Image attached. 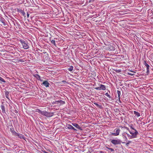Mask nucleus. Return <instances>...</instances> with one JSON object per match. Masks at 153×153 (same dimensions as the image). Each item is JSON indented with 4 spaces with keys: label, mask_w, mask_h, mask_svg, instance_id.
<instances>
[{
    "label": "nucleus",
    "mask_w": 153,
    "mask_h": 153,
    "mask_svg": "<svg viewBox=\"0 0 153 153\" xmlns=\"http://www.w3.org/2000/svg\"><path fill=\"white\" fill-rule=\"evenodd\" d=\"M20 42L22 44L23 48L25 49H27L29 48V45L26 42L23 40H20Z\"/></svg>",
    "instance_id": "f257e3e1"
},
{
    "label": "nucleus",
    "mask_w": 153,
    "mask_h": 153,
    "mask_svg": "<svg viewBox=\"0 0 153 153\" xmlns=\"http://www.w3.org/2000/svg\"><path fill=\"white\" fill-rule=\"evenodd\" d=\"M42 115L48 117H51L53 115V113L48 112L46 111H43Z\"/></svg>",
    "instance_id": "f03ea898"
},
{
    "label": "nucleus",
    "mask_w": 153,
    "mask_h": 153,
    "mask_svg": "<svg viewBox=\"0 0 153 153\" xmlns=\"http://www.w3.org/2000/svg\"><path fill=\"white\" fill-rule=\"evenodd\" d=\"M129 133L131 134L132 138H136L138 133L137 130H135L134 132L130 131Z\"/></svg>",
    "instance_id": "7ed1b4c3"
},
{
    "label": "nucleus",
    "mask_w": 153,
    "mask_h": 153,
    "mask_svg": "<svg viewBox=\"0 0 153 153\" xmlns=\"http://www.w3.org/2000/svg\"><path fill=\"white\" fill-rule=\"evenodd\" d=\"M94 89L97 90L104 91L106 89V87L105 85L100 84V86L94 88Z\"/></svg>",
    "instance_id": "20e7f679"
},
{
    "label": "nucleus",
    "mask_w": 153,
    "mask_h": 153,
    "mask_svg": "<svg viewBox=\"0 0 153 153\" xmlns=\"http://www.w3.org/2000/svg\"><path fill=\"white\" fill-rule=\"evenodd\" d=\"M111 142L114 145L120 144L121 143V141L119 139L113 140L111 141Z\"/></svg>",
    "instance_id": "39448f33"
},
{
    "label": "nucleus",
    "mask_w": 153,
    "mask_h": 153,
    "mask_svg": "<svg viewBox=\"0 0 153 153\" xmlns=\"http://www.w3.org/2000/svg\"><path fill=\"white\" fill-rule=\"evenodd\" d=\"M120 129L115 128L114 131V133H112V135L114 136H117L119 135Z\"/></svg>",
    "instance_id": "423d86ee"
},
{
    "label": "nucleus",
    "mask_w": 153,
    "mask_h": 153,
    "mask_svg": "<svg viewBox=\"0 0 153 153\" xmlns=\"http://www.w3.org/2000/svg\"><path fill=\"white\" fill-rule=\"evenodd\" d=\"M143 64L146 66V68L147 72L148 73L149 72V65L147 63V62L145 60L143 61Z\"/></svg>",
    "instance_id": "0eeeda50"
},
{
    "label": "nucleus",
    "mask_w": 153,
    "mask_h": 153,
    "mask_svg": "<svg viewBox=\"0 0 153 153\" xmlns=\"http://www.w3.org/2000/svg\"><path fill=\"white\" fill-rule=\"evenodd\" d=\"M50 85L47 81H44L42 84V85L45 86L46 88L49 87Z\"/></svg>",
    "instance_id": "6e6552de"
},
{
    "label": "nucleus",
    "mask_w": 153,
    "mask_h": 153,
    "mask_svg": "<svg viewBox=\"0 0 153 153\" xmlns=\"http://www.w3.org/2000/svg\"><path fill=\"white\" fill-rule=\"evenodd\" d=\"M14 136H17L20 139H25V137L24 136L21 134H19L16 132V133L15 134Z\"/></svg>",
    "instance_id": "1a4fd4ad"
},
{
    "label": "nucleus",
    "mask_w": 153,
    "mask_h": 153,
    "mask_svg": "<svg viewBox=\"0 0 153 153\" xmlns=\"http://www.w3.org/2000/svg\"><path fill=\"white\" fill-rule=\"evenodd\" d=\"M126 134H127L128 137V138L129 139H132L131 135H130L128 133H127L124 132L123 134V136L125 137V138L126 139V140L127 139V137L125 136Z\"/></svg>",
    "instance_id": "9d476101"
},
{
    "label": "nucleus",
    "mask_w": 153,
    "mask_h": 153,
    "mask_svg": "<svg viewBox=\"0 0 153 153\" xmlns=\"http://www.w3.org/2000/svg\"><path fill=\"white\" fill-rule=\"evenodd\" d=\"M17 11L21 13L23 16L25 17H26L25 13L23 10H22L21 9H17Z\"/></svg>",
    "instance_id": "9b49d317"
},
{
    "label": "nucleus",
    "mask_w": 153,
    "mask_h": 153,
    "mask_svg": "<svg viewBox=\"0 0 153 153\" xmlns=\"http://www.w3.org/2000/svg\"><path fill=\"white\" fill-rule=\"evenodd\" d=\"M62 103V104L65 103V102L62 101V100H60L58 101H55V102H53V104H58L59 103Z\"/></svg>",
    "instance_id": "f8f14e48"
},
{
    "label": "nucleus",
    "mask_w": 153,
    "mask_h": 153,
    "mask_svg": "<svg viewBox=\"0 0 153 153\" xmlns=\"http://www.w3.org/2000/svg\"><path fill=\"white\" fill-rule=\"evenodd\" d=\"M67 128L69 129L76 130L71 125L68 124L67 126Z\"/></svg>",
    "instance_id": "ddd939ff"
},
{
    "label": "nucleus",
    "mask_w": 153,
    "mask_h": 153,
    "mask_svg": "<svg viewBox=\"0 0 153 153\" xmlns=\"http://www.w3.org/2000/svg\"><path fill=\"white\" fill-rule=\"evenodd\" d=\"M10 131L12 133L13 135L14 136V135H15V134L16 133V132L15 131L13 128H10Z\"/></svg>",
    "instance_id": "4468645a"
},
{
    "label": "nucleus",
    "mask_w": 153,
    "mask_h": 153,
    "mask_svg": "<svg viewBox=\"0 0 153 153\" xmlns=\"http://www.w3.org/2000/svg\"><path fill=\"white\" fill-rule=\"evenodd\" d=\"M72 125L76 127V128H77L78 129H81V128L76 123H72Z\"/></svg>",
    "instance_id": "2eb2a0df"
},
{
    "label": "nucleus",
    "mask_w": 153,
    "mask_h": 153,
    "mask_svg": "<svg viewBox=\"0 0 153 153\" xmlns=\"http://www.w3.org/2000/svg\"><path fill=\"white\" fill-rule=\"evenodd\" d=\"M107 49L110 51H113L115 49L114 47L111 45L109 46L107 48Z\"/></svg>",
    "instance_id": "dca6fc26"
},
{
    "label": "nucleus",
    "mask_w": 153,
    "mask_h": 153,
    "mask_svg": "<svg viewBox=\"0 0 153 153\" xmlns=\"http://www.w3.org/2000/svg\"><path fill=\"white\" fill-rule=\"evenodd\" d=\"M34 76L38 80H40L41 81H42V80L41 79L39 75L36 74L34 75Z\"/></svg>",
    "instance_id": "f3484780"
},
{
    "label": "nucleus",
    "mask_w": 153,
    "mask_h": 153,
    "mask_svg": "<svg viewBox=\"0 0 153 153\" xmlns=\"http://www.w3.org/2000/svg\"><path fill=\"white\" fill-rule=\"evenodd\" d=\"M2 110V112L3 113H6L5 110L4 108V106L3 105H1L0 106Z\"/></svg>",
    "instance_id": "a211bd4d"
},
{
    "label": "nucleus",
    "mask_w": 153,
    "mask_h": 153,
    "mask_svg": "<svg viewBox=\"0 0 153 153\" xmlns=\"http://www.w3.org/2000/svg\"><path fill=\"white\" fill-rule=\"evenodd\" d=\"M134 114L135 115V116L137 117H139L140 116V113L136 111H134Z\"/></svg>",
    "instance_id": "6ab92c4d"
},
{
    "label": "nucleus",
    "mask_w": 153,
    "mask_h": 153,
    "mask_svg": "<svg viewBox=\"0 0 153 153\" xmlns=\"http://www.w3.org/2000/svg\"><path fill=\"white\" fill-rule=\"evenodd\" d=\"M5 82L6 81L2 77L0 76V82L2 83V82L5 83Z\"/></svg>",
    "instance_id": "aec40b11"
},
{
    "label": "nucleus",
    "mask_w": 153,
    "mask_h": 153,
    "mask_svg": "<svg viewBox=\"0 0 153 153\" xmlns=\"http://www.w3.org/2000/svg\"><path fill=\"white\" fill-rule=\"evenodd\" d=\"M74 67L72 66H71L68 69V70L69 71H71L73 69Z\"/></svg>",
    "instance_id": "412c9836"
},
{
    "label": "nucleus",
    "mask_w": 153,
    "mask_h": 153,
    "mask_svg": "<svg viewBox=\"0 0 153 153\" xmlns=\"http://www.w3.org/2000/svg\"><path fill=\"white\" fill-rule=\"evenodd\" d=\"M94 104L96 106L100 108H101L102 107L101 105H99L98 103H97L96 102H94Z\"/></svg>",
    "instance_id": "4be33fe9"
},
{
    "label": "nucleus",
    "mask_w": 153,
    "mask_h": 153,
    "mask_svg": "<svg viewBox=\"0 0 153 153\" xmlns=\"http://www.w3.org/2000/svg\"><path fill=\"white\" fill-rule=\"evenodd\" d=\"M51 42L55 46H56V45L55 42V41L54 40H52Z\"/></svg>",
    "instance_id": "5701e85b"
},
{
    "label": "nucleus",
    "mask_w": 153,
    "mask_h": 153,
    "mask_svg": "<svg viewBox=\"0 0 153 153\" xmlns=\"http://www.w3.org/2000/svg\"><path fill=\"white\" fill-rule=\"evenodd\" d=\"M117 93L118 94V96L119 97V99L121 95V92L120 91H117Z\"/></svg>",
    "instance_id": "b1692460"
},
{
    "label": "nucleus",
    "mask_w": 153,
    "mask_h": 153,
    "mask_svg": "<svg viewBox=\"0 0 153 153\" xmlns=\"http://www.w3.org/2000/svg\"><path fill=\"white\" fill-rule=\"evenodd\" d=\"M37 112H38V113H39L41 114H42V113L43 112V111H42L40 110L39 109H38L37 110Z\"/></svg>",
    "instance_id": "393cba45"
},
{
    "label": "nucleus",
    "mask_w": 153,
    "mask_h": 153,
    "mask_svg": "<svg viewBox=\"0 0 153 153\" xmlns=\"http://www.w3.org/2000/svg\"><path fill=\"white\" fill-rule=\"evenodd\" d=\"M129 127H130V128L133 129V130L135 131V130H137L135 129L133 127V125H131L129 126Z\"/></svg>",
    "instance_id": "a878e982"
},
{
    "label": "nucleus",
    "mask_w": 153,
    "mask_h": 153,
    "mask_svg": "<svg viewBox=\"0 0 153 153\" xmlns=\"http://www.w3.org/2000/svg\"><path fill=\"white\" fill-rule=\"evenodd\" d=\"M105 95L106 96L108 97L109 98H111V96H110V95L108 94V93H105Z\"/></svg>",
    "instance_id": "bb28decb"
},
{
    "label": "nucleus",
    "mask_w": 153,
    "mask_h": 153,
    "mask_svg": "<svg viewBox=\"0 0 153 153\" xmlns=\"http://www.w3.org/2000/svg\"><path fill=\"white\" fill-rule=\"evenodd\" d=\"M115 71L116 72H117V73H119V72H120L121 71V70H120V69H119V70H115Z\"/></svg>",
    "instance_id": "cd10ccee"
},
{
    "label": "nucleus",
    "mask_w": 153,
    "mask_h": 153,
    "mask_svg": "<svg viewBox=\"0 0 153 153\" xmlns=\"http://www.w3.org/2000/svg\"><path fill=\"white\" fill-rule=\"evenodd\" d=\"M125 129H126L129 132L130 131V130H129L128 128L127 127H124Z\"/></svg>",
    "instance_id": "c85d7f7f"
},
{
    "label": "nucleus",
    "mask_w": 153,
    "mask_h": 153,
    "mask_svg": "<svg viewBox=\"0 0 153 153\" xmlns=\"http://www.w3.org/2000/svg\"><path fill=\"white\" fill-rule=\"evenodd\" d=\"M128 75H131V76H132V75H134V74H132V73H128Z\"/></svg>",
    "instance_id": "c756f323"
},
{
    "label": "nucleus",
    "mask_w": 153,
    "mask_h": 153,
    "mask_svg": "<svg viewBox=\"0 0 153 153\" xmlns=\"http://www.w3.org/2000/svg\"><path fill=\"white\" fill-rule=\"evenodd\" d=\"M108 149L110 150L111 151V152L114 151V150L112 148H110V149Z\"/></svg>",
    "instance_id": "7c9ffc66"
},
{
    "label": "nucleus",
    "mask_w": 153,
    "mask_h": 153,
    "mask_svg": "<svg viewBox=\"0 0 153 153\" xmlns=\"http://www.w3.org/2000/svg\"><path fill=\"white\" fill-rule=\"evenodd\" d=\"M2 23L3 24V25H4V26H5L6 25L5 23L4 22L2 21Z\"/></svg>",
    "instance_id": "2f4dec72"
},
{
    "label": "nucleus",
    "mask_w": 153,
    "mask_h": 153,
    "mask_svg": "<svg viewBox=\"0 0 153 153\" xmlns=\"http://www.w3.org/2000/svg\"><path fill=\"white\" fill-rule=\"evenodd\" d=\"M27 17L28 18L29 16V14L27 12Z\"/></svg>",
    "instance_id": "473e14b6"
},
{
    "label": "nucleus",
    "mask_w": 153,
    "mask_h": 153,
    "mask_svg": "<svg viewBox=\"0 0 153 153\" xmlns=\"http://www.w3.org/2000/svg\"><path fill=\"white\" fill-rule=\"evenodd\" d=\"M131 71V72H132L133 73H136V72H135L134 71H131V70H130V71Z\"/></svg>",
    "instance_id": "72a5a7b5"
},
{
    "label": "nucleus",
    "mask_w": 153,
    "mask_h": 153,
    "mask_svg": "<svg viewBox=\"0 0 153 153\" xmlns=\"http://www.w3.org/2000/svg\"><path fill=\"white\" fill-rule=\"evenodd\" d=\"M130 142H130V141H129V142H128L127 143H126V145H128V144H129V143H130Z\"/></svg>",
    "instance_id": "f704fd0d"
},
{
    "label": "nucleus",
    "mask_w": 153,
    "mask_h": 153,
    "mask_svg": "<svg viewBox=\"0 0 153 153\" xmlns=\"http://www.w3.org/2000/svg\"><path fill=\"white\" fill-rule=\"evenodd\" d=\"M119 127L120 128H121L122 129L123 128L122 126H120Z\"/></svg>",
    "instance_id": "c9c22d12"
},
{
    "label": "nucleus",
    "mask_w": 153,
    "mask_h": 153,
    "mask_svg": "<svg viewBox=\"0 0 153 153\" xmlns=\"http://www.w3.org/2000/svg\"><path fill=\"white\" fill-rule=\"evenodd\" d=\"M106 148L107 149H110V148H108V147H107V146H106Z\"/></svg>",
    "instance_id": "e433bc0d"
},
{
    "label": "nucleus",
    "mask_w": 153,
    "mask_h": 153,
    "mask_svg": "<svg viewBox=\"0 0 153 153\" xmlns=\"http://www.w3.org/2000/svg\"><path fill=\"white\" fill-rule=\"evenodd\" d=\"M44 152L45 153H48V152H45V151H44Z\"/></svg>",
    "instance_id": "4c0bfd02"
},
{
    "label": "nucleus",
    "mask_w": 153,
    "mask_h": 153,
    "mask_svg": "<svg viewBox=\"0 0 153 153\" xmlns=\"http://www.w3.org/2000/svg\"><path fill=\"white\" fill-rule=\"evenodd\" d=\"M6 93V94H7V93H8V94H9V93L8 92H7Z\"/></svg>",
    "instance_id": "58836bf2"
}]
</instances>
